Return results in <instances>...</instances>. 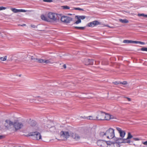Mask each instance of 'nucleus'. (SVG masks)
<instances>
[{
	"mask_svg": "<svg viewBox=\"0 0 147 147\" xmlns=\"http://www.w3.org/2000/svg\"><path fill=\"white\" fill-rule=\"evenodd\" d=\"M61 7L64 9H69L70 8L69 6L67 5L63 6Z\"/></svg>",
	"mask_w": 147,
	"mask_h": 147,
	"instance_id": "nucleus-25",
	"label": "nucleus"
},
{
	"mask_svg": "<svg viewBox=\"0 0 147 147\" xmlns=\"http://www.w3.org/2000/svg\"><path fill=\"white\" fill-rule=\"evenodd\" d=\"M116 129L119 133L120 136L121 138H124L125 134V131L122 130L121 128L119 127H116Z\"/></svg>",
	"mask_w": 147,
	"mask_h": 147,
	"instance_id": "nucleus-9",
	"label": "nucleus"
},
{
	"mask_svg": "<svg viewBox=\"0 0 147 147\" xmlns=\"http://www.w3.org/2000/svg\"><path fill=\"white\" fill-rule=\"evenodd\" d=\"M48 17L53 22H57L59 19L57 15L53 13L50 12L48 14Z\"/></svg>",
	"mask_w": 147,
	"mask_h": 147,
	"instance_id": "nucleus-3",
	"label": "nucleus"
},
{
	"mask_svg": "<svg viewBox=\"0 0 147 147\" xmlns=\"http://www.w3.org/2000/svg\"><path fill=\"white\" fill-rule=\"evenodd\" d=\"M35 58L33 56H32L31 57V60H33Z\"/></svg>",
	"mask_w": 147,
	"mask_h": 147,
	"instance_id": "nucleus-43",
	"label": "nucleus"
},
{
	"mask_svg": "<svg viewBox=\"0 0 147 147\" xmlns=\"http://www.w3.org/2000/svg\"><path fill=\"white\" fill-rule=\"evenodd\" d=\"M142 143L145 145H147V141L145 142H143Z\"/></svg>",
	"mask_w": 147,
	"mask_h": 147,
	"instance_id": "nucleus-41",
	"label": "nucleus"
},
{
	"mask_svg": "<svg viewBox=\"0 0 147 147\" xmlns=\"http://www.w3.org/2000/svg\"><path fill=\"white\" fill-rule=\"evenodd\" d=\"M63 68L65 69L66 68V65L65 64H64L63 65Z\"/></svg>",
	"mask_w": 147,
	"mask_h": 147,
	"instance_id": "nucleus-44",
	"label": "nucleus"
},
{
	"mask_svg": "<svg viewBox=\"0 0 147 147\" xmlns=\"http://www.w3.org/2000/svg\"><path fill=\"white\" fill-rule=\"evenodd\" d=\"M106 136L108 138L111 139L115 137L114 130L110 128L106 131Z\"/></svg>",
	"mask_w": 147,
	"mask_h": 147,
	"instance_id": "nucleus-2",
	"label": "nucleus"
},
{
	"mask_svg": "<svg viewBox=\"0 0 147 147\" xmlns=\"http://www.w3.org/2000/svg\"><path fill=\"white\" fill-rule=\"evenodd\" d=\"M51 59H41V60L40 61L41 63H45L46 64L52 63H53L51 62Z\"/></svg>",
	"mask_w": 147,
	"mask_h": 147,
	"instance_id": "nucleus-13",
	"label": "nucleus"
},
{
	"mask_svg": "<svg viewBox=\"0 0 147 147\" xmlns=\"http://www.w3.org/2000/svg\"><path fill=\"white\" fill-rule=\"evenodd\" d=\"M14 127L16 130H18L21 129L23 126L22 123L18 121H16L13 124Z\"/></svg>",
	"mask_w": 147,
	"mask_h": 147,
	"instance_id": "nucleus-7",
	"label": "nucleus"
},
{
	"mask_svg": "<svg viewBox=\"0 0 147 147\" xmlns=\"http://www.w3.org/2000/svg\"><path fill=\"white\" fill-rule=\"evenodd\" d=\"M134 140H136V141H138L140 140V139L138 138H133Z\"/></svg>",
	"mask_w": 147,
	"mask_h": 147,
	"instance_id": "nucleus-40",
	"label": "nucleus"
},
{
	"mask_svg": "<svg viewBox=\"0 0 147 147\" xmlns=\"http://www.w3.org/2000/svg\"><path fill=\"white\" fill-rule=\"evenodd\" d=\"M119 83L120 84H122L123 85H126L127 84V82L126 81H125L123 82H119Z\"/></svg>",
	"mask_w": 147,
	"mask_h": 147,
	"instance_id": "nucleus-32",
	"label": "nucleus"
},
{
	"mask_svg": "<svg viewBox=\"0 0 147 147\" xmlns=\"http://www.w3.org/2000/svg\"><path fill=\"white\" fill-rule=\"evenodd\" d=\"M94 64V60L92 59H86L85 62V64L86 65H93Z\"/></svg>",
	"mask_w": 147,
	"mask_h": 147,
	"instance_id": "nucleus-12",
	"label": "nucleus"
},
{
	"mask_svg": "<svg viewBox=\"0 0 147 147\" xmlns=\"http://www.w3.org/2000/svg\"><path fill=\"white\" fill-rule=\"evenodd\" d=\"M88 119H90V120H93V118L92 116H89L87 118Z\"/></svg>",
	"mask_w": 147,
	"mask_h": 147,
	"instance_id": "nucleus-36",
	"label": "nucleus"
},
{
	"mask_svg": "<svg viewBox=\"0 0 147 147\" xmlns=\"http://www.w3.org/2000/svg\"><path fill=\"white\" fill-rule=\"evenodd\" d=\"M125 98H127L128 100L129 101H131V99H130V98L127 97H125Z\"/></svg>",
	"mask_w": 147,
	"mask_h": 147,
	"instance_id": "nucleus-42",
	"label": "nucleus"
},
{
	"mask_svg": "<svg viewBox=\"0 0 147 147\" xmlns=\"http://www.w3.org/2000/svg\"><path fill=\"white\" fill-rule=\"evenodd\" d=\"M98 116L96 117V119L98 120H104L105 113L100 111L98 112Z\"/></svg>",
	"mask_w": 147,
	"mask_h": 147,
	"instance_id": "nucleus-6",
	"label": "nucleus"
},
{
	"mask_svg": "<svg viewBox=\"0 0 147 147\" xmlns=\"http://www.w3.org/2000/svg\"><path fill=\"white\" fill-rule=\"evenodd\" d=\"M97 144L98 146L101 147H105L107 144L106 141L101 140H98Z\"/></svg>",
	"mask_w": 147,
	"mask_h": 147,
	"instance_id": "nucleus-8",
	"label": "nucleus"
},
{
	"mask_svg": "<svg viewBox=\"0 0 147 147\" xmlns=\"http://www.w3.org/2000/svg\"><path fill=\"white\" fill-rule=\"evenodd\" d=\"M100 135L101 136L103 137L105 135H106V132H101L100 133Z\"/></svg>",
	"mask_w": 147,
	"mask_h": 147,
	"instance_id": "nucleus-28",
	"label": "nucleus"
},
{
	"mask_svg": "<svg viewBox=\"0 0 147 147\" xmlns=\"http://www.w3.org/2000/svg\"><path fill=\"white\" fill-rule=\"evenodd\" d=\"M3 138V136L0 135V139H2Z\"/></svg>",
	"mask_w": 147,
	"mask_h": 147,
	"instance_id": "nucleus-45",
	"label": "nucleus"
},
{
	"mask_svg": "<svg viewBox=\"0 0 147 147\" xmlns=\"http://www.w3.org/2000/svg\"><path fill=\"white\" fill-rule=\"evenodd\" d=\"M26 24H23V25H20V26H26Z\"/></svg>",
	"mask_w": 147,
	"mask_h": 147,
	"instance_id": "nucleus-46",
	"label": "nucleus"
},
{
	"mask_svg": "<svg viewBox=\"0 0 147 147\" xmlns=\"http://www.w3.org/2000/svg\"><path fill=\"white\" fill-rule=\"evenodd\" d=\"M123 42L124 43H135V41L125 40Z\"/></svg>",
	"mask_w": 147,
	"mask_h": 147,
	"instance_id": "nucleus-16",
	"label": "nucleus"
},
{
	"mask_svg": "<svg viewBox=\"0 0 147 147\" xmlns=\"http://www.w3.org/2000/svg\"><path fill=\"white\" fill-rule=\"evenodd\" d=\"M74 9L75 10H81V11H83L84 10L83 9H82V8H79V7L74 8Z\"/></svg>",
	"mask_w": 147,
	"mask_h": 147,
	"instance_id": "nucleus-33",
	"label": "nucleus"
},
{
	"mask_svg": "<svg viewBox=\"0 0 147 147\" xmlns=\"http://www.w3.org/2000/svg\"><path fill=\"white\" fill-rule=\"evenodd\" d=\"M138 16L139 17L143 16L144 17L147 18V15L144 14V13H138Z\"/></svg>",
	"mask_w": 147,
	"mask_h": 147,
	"instance_id": "nucleus-22",
	"label": "nucleus"
},
{
	"mask_svg": "<svg viewBox=\"0 0 147 147\" xmlns=\"http://www.w3.org/2000/svg\"><path fill=\"white\" fill-rule=\"evenodd\" d=\"M43 1L45 2H52V0H43Z\"/></svg>",
	"mask_w": 147,
	"mask_h": 147,
	"instance_id": "nucleus-34",
	"label": "nucleus"
},
{
	"mask_svg": "<svg viewBox=\"0 0 147 147\" xmlns=\"http://www.w3.org/2000/svg\"><path fill=\"white\" fill-rule=\"evenodd\" d=\"M78 20L75 23V24H78L81 22V21L80 19L79 18H76Z\"/></svg>",
	"mask_w": 147,
	"mask_h": 147,
	"instance_id": "nucleus-26",
	"label": "nucleus"
},
{
	"mask_svg": "<svg viewBox=\"0 0 147 147\" xmlns=\"http://www.w3.org/2000/svg\"><path fill=\"white\" fill-rule=\"evenodd\" d=\"M29 123L30 125L32 126H34L36 124V121H35L33 120L30 121V122Z\"/></svg>",
	"mask_w": 147,
	"mask_h": 147,
	"instance_id": "nucleus-18",
	"label": "nucleus"
},
{
	"mask_svg": "<svg viewBox=\"0 0 147 147\" xmlns=\"http://www.w3.org/2000/svg\"><path fill=\"white\" fill-rule=\"evenodd\" d=\"M73 137L76 140H78L80 138V136L77 134H75L74 135H73Z\"/></svg>",
	"mask_w": 147,
	"mask_h": 147,
	"instance_id": "nucleus-20",
	"label": "nucleus"
},
{
	"mask_svg": "<svg viewBox=\"0 0 147 147\" xmlns=\"http://www.w3.org/2000/svg\"><path fill=\"white\" fill-rule=\"evenodd\" d=\"M133 136L131 135V133L130 132H129L128 134V136L126 139L124 140L121 138H116V140L115 141L114 143H120V142L119 141L121 140H122V142H123L124 143H130L131 141L130 140H129V139L131 138ZM115 138H114V139Z\"/></svg>",
	"mask_w": 147,
	"mask_h": 147,
	"instance_id": "nucleus-1",
	"label": "nucleus"
},
{
	"mask_svg": "<svg viewBox=\"0 0 147 147\" xmlns=\"http://www.w3.org/2000/svg\"><path fill=\"white\" fill-rule=\"evenodd\" d=\"M7 56H5L4 57H1L0 58V59L2 61H5L6 60Z\"/></svg>",
	"mask_w": 147,
	"mask_h": 147,
	"instance_id": "nucleus-30",
	"label": "nucleus"
},
{
	"mask_svg": "<svg viewBox=\"0 0 147 147\" xmlns=\"http://www.w3.org/2000/svg\"><path fill=\"white\" fill-rule=\"evenodd\" d=\"M99 24V22L97 21H94L88 23L87 26L90 27H93L96 25Z\"/></svg>",
	"mask_w": 147,
	"mask_h": 147,
	"instance_id": "nucleus-11",
	"label": "nucleus"
},
{
	"mask_svg": "<svg viewBox=\"0 0 147 147\" xmlns=\"http://www.w3.org/2000/svg\"><path fill=\"white\" fill-rule=\"evenodd\" d=\"M11 11L15 13H17L19 12V9H17L15 8H12L11 9Z\"/></svg>",
	"mask_w": 147,
	"mask_h": 147,
	"instance_id": "nucleus-21",
	"label": "nucleus"
},
{
	"mask_svg": "<svg viewBox=\"0 0 147 147\" xmlns=\"http://www.w3.org/2000/svg\"><path fill=\"white\" fill-rule=\"evenodd\" d=\"M113 118H114L113 116L110 115L109 114H106L105 113L104 120H108L111 119H113Z\"/></svg>",
	"mask_w": 147,
	"mask_h": 147,
	"instance_id": "nucleus-14",
	"label": "nucleus"
},
{
	"mask_svg": "<svg viewBox=\"0 0 147 147\" xmlns=\"http://www.w3.org/2000/svg\"><path fill=\"white\" fill-rule=\"evenodd\" d=\"M75 17L79 18L80 19V20H83L85 18V17L84 16H76Z\"/></svg>",
	"mask_w": 147,
	"mask_h": 147,
	"instance_id": "nucleus-27",
	"label": "nucleus"
},
{
	"mask_svg": "<svg viewBox=\"0 0 147 147\" xmlns=\"http://www.w3.org/2000/svg\"><path fill=\"white\" fill-rule=\"evenodd\" d=\"M74 28L77 29H80L81 30H83L85 28V27H77L75 26L74 27Z\"/></svg>",
	"mask_w": 147,
	"mask_h": 147,
	"instance_id": "nucleus-23",
	"label": "nucleus"
},
{
	"mask_svg": "<svg viewBox=\"0 0 147 147\" xmlns=\"http://www.w3.org/2000/svg\"><path fill=\"white\" fill-rule=\"evenodd\" d=\"M61 20L64 23H69L72 20V18L69 17L63 16L61 17Z\"/></svg>",
	"mask_w": 147,
	"mask_h": 147,
	"instance_id": "nucleus-5",
	"label": "nucleus"
},
{
	"mask_svg": "<svg viewBox=\"0 0 147 147\" xmlns=\"http://www.w3.org/2000/svg\"><path fill=\"white\" fill-rule=\"evenodd\" d=\"M135 43L136 44H140L142 45H144L145 44V43L143 42H141L140 41H136Z\"/></svg>",
	"mask_w": 147,
	"mask_h": 147,
	"instance_id": "nucleus-29",
	"label": "nucleus"
},
{
	"mask_svg": "<svg viewBox=\"0 0 147 147\" xmlns=\"http://www.w3.org/2000/svg\"><path fill=\"white\" fill-rule=\"evenodd\" d=\"M6 9V7H0V10Z\"/></svg>",
	"mask_w": 147,
	"mask_h": 147,
	"instance_id": "nucleus-35",
	"label": "nucleus"
},
{
	"mask_svg": "<svg viewBox=\"0 0 147 147\" xmlns=\"http://www.w3.org/2000/svg\"><path fill=\"white\" fill-rule=\"evenodd\" d=\"M26 11L23 9H19V12H25Z\"/></svg>",
	"mask_w": 147,
	"mask_h": 147,
	"instance_id": "nucleus-37",
	"label": "nucleus"
},
{
	"mask_svg": "<svg viewBox=\"0 0 147 147\" xmlns=\"http://www.w3.org/2000/svg\"><path fill=\"white\" fill-rule=\"evenodd\" d=\"M60 135L62 138H65L66 139L69 136V132L67 131H61L60 133Z\"/></svg>",
	"mask_w": 147,
	"mask_h": 147,
	"instance_id": "nucleus-10",
	"label": "nucleus"
},
{
	"mask_svg": "<svg viewBox=\"0 0 147 147\" xmlns=\"http://www.w3.org/2000/svg\"><path fill=\"white\" fill-rule=\"evenodd\" d=\"M41 18L43 20L48 21L47 18L44 15H42L41 16Z\"/></svg>",
	"mask_w": 147,
	"mask_h": 147,
	"instance_id": "nucleus-24",
	"label": "nucleus"
},
{
	"mask_svg": "<svg viewBox=\"0 0 147 147\" xmlns=\"http://www.w3.org/2000/svg\"><path fill=\"white\" fill-rule=\"evenodd\" d=\"M119 21L120 22L123 23H127L129 22L128 20L126 19L123 20L122 19H119Z\"/></svg>",
	"mask_w": 147,
	"mask_h": 147,
	"instance_id": "nucleus-19",
	"label": "nucleus"
},
{
	"mask_svg": "<svg viewBox=\"0 0 147 147\" xmlns=\"http://www.w3.org/2000/svg\"><path fill=\"white\" fill-rule=\"evenodd\" d=\"M141 50L143 51H147V48L146 47H142L141 49Z\"/></svg>",
	"mask_w": 147,
	"mask_h": 147,
	"instance_id": "nucleus-31",
	"label": "nucleus"
},
{
	"mask_svg": "<svg viewBox=\"0 0 147 147\" xmlns=\"http://www.w3.org/2000/svg\"><path fill=\"white\" fill-rule=\"evenodd\" d=\"M113 83L115 84V85H117V84H120L119 83V82H113Z\"/></svg>",
	"mask_w": 147,
	"mask_h": 147,
	"instance_id": "nucleus-38",
	"label": "nucleus"
},
{
	"mask_svg": "<svg viewBox=\"0 0 147 147\" xmlns=\"http://www.w3.org/2000/svg\"><path fill=\"white\" fill-rule=\"evenodd\" d=\"M41 59H39L37 58H35L33 60V62H37L39 63H40V61Z\"/></svg>",
	"mask_w": 147,
	"mask_h": 147,
	"instance_id": "nucleus-17",
	"label": "nucleus"
},
{
	"mask_svg": "<svg viewBox=\"0 0 147 147\" xmlns=\"http://www.w3.org/2000/svg\"><path fill=\"white\" fill-rule=\"evenodd\" d=\"M30 26L32 28H35L36 27V26L34 25H31Z\"/></svg>",
	"mask_w": 147,
	"mask_h": 147,
	"instance_id": "nucleus-39",
	"label": "nucleus"
},
{
	"mask_svg": "<svg viewBox=\"0 0 147 147\" xmlns=\"http://www.w3.org/2000/svg\"><path fill=\"white\" fill-rule=\"evenodd\" d=\"M5 122L6 123L5 124V125L6 127H8L9 126L13 125V122L10 120H6Z\"/></svg>",
	"mask_w": 147,
	"mask_h": 147,
	"instance_id": "nucleus-15",
	"label": "nucleus"
},
{
	"mask_svg": "<svg viewBox=\"0 0 147 147\" xmlns=\"http://www.w3.org/2000/svg\"><path fill=\"white\" fill-rule=\"evenodd\" d=\"M28 136H33L34 139L36 140H39L41 138V136L40 134L37 131L30 133Z\"/></svg>",
	"mask_w": 147,
	"mask_h": 147,
	"instance_id": "nucleus-4",
	"label": "nucleus"
}]
</instances>
